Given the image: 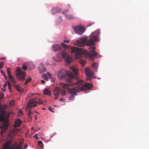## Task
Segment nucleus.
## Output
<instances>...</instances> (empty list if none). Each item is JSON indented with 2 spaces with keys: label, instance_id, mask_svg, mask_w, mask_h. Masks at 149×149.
I'll return each mask as SVG.
<instances>
[{
  "label": "nucleus",
  "instance_id": "obj_1",
  "mask_svg": "<svg viewBox=\"0 0 149 149\" xmlns=\"http://www.w3.org/2000/svg\"><path fill=\"white\" fill-rule=\"evenodd\" d=\"M70 69L73 72L74 75L72 73L70 72H67L68 75L70 78L67 79L68 82L69 83H60V86L64 89H67L68 93L70 94L74 95H77V93L81 91L80 88L78 87H76L71 88H68L70 86H74L75 84L77 85H82L84 84V81L81 79L75 82L73 81L72 79H74L75 77H76L78 73V70L75 67H70Z\"/></svg>",
  "mask_w": 149,
  "mask_h": 149
},
{
  "label": "nucleus",
  "instance_id": "obj_2",
  "mask_svg": "<svg viewBox=\"0 0 149 149\" xmlns=\"http://www.w3.org/2000/svg\"><path fill=\"white\" fill-rule=\"evenodd\" d=\"M70 49L71 52L74 53L75 57L78 59L80 58L83 54L86 58L91 59L94 58L98 55L97 53L95 52V48L94 46H91L88 48L90 51L93 53L92 54L89 53L87 50H85L82 48H79L74 47H72Z\"/></svg>",
  "mask_w": 149,
  "mask_h": 149
},
{
  "label": "nucleus",
  "instance_id": "obj_3",
  "mask_svg": "<svg viewBox=\"0 0 149 149\" xmlns=\"http://www.w3.org/2000/svg\"><path fill=\"white\" fill-rule=\"evenodd\" d=\"M99 33V30H97L94 32L91 33L90 35L91 39H88L87 41L86 40V44L87 46L94 45L95 44L93 42H97L98 41L99 39L97 37L98 36Z\"/></svg>",
  "mask_w": 149,
  "mask_h": 149
},
{
  "label": "nucleus",
  "instance_id": "obj_4",
  "mask_svg": "<svg viewBox=\"0 0 149 149\" xmlns=\"http://www.w3.org/2000/svg\"><path fill=\"white\" fill-rule=\"evenodd\" d=\"M36 97L32 98L29 100L28 102V103L26 105V110L28 111L29 116L30 117V115L32 114L31 111V108L33 107H35L36 106L37 104H36Z\"/></svg>",
  "mask_w": 149,
  "mask_h": 149
},
{
  "label": "nucleus",
  "instance_id": "obj_5",
  "mask_svg": "<svg viewBox=\"0 0 149 149\" xmlns=\"http://www.w3.org/2000/svg\"><path fill=\"white\" fill-rule=\"evenodd\" d=\"M10 143L11 142L10 141L6 142L2 149H21L22 146L23 142L20 141H19V145L13 146L12 147L10 146Z\"/></svg>",
  "mask_w": 149,
  "mask_h": 149
},
{
  "label": "nucleus",
  "instance_id": "obj_6",
  "mask_svg": "<svg viewBox=\"0 0 149 149\" xmlns=\"http://www.w3.org/2000/svg\"><path fill=\"white\" fill-rule=\"evenodd\" d=\"M17 78L20 81H24L25 79L26 75V72L20 69L19 67H17L16 71Z\"/></svg>",
  "mask_w": 149,
  "mask_h": 149
},
{
  "label": "nucleus",
  "instance_id": "obj_7",
  "mask_svg": "<svg viewBox=\"0 0 149 149\" xmlns=\"http://www.w3.org/2000/svg\"><path fill=\"white\" fill-rule=\"evenodd\" d=\"M59 54L61 55L67 64H70L71 63L72 58L68 53L64 51H61L60 52Z\"/></svg>",
  "mask_w": 149,
  "mask_h": 149
},
{
  "label": "nucleus",
  "instance_id": "obj_8",
  "mask_svg": "<svg viewBox=\"0 0 149 149\" xmlns=\"http://www.w3.org/2000/svg\"><path fill=\"white\" fill-rule=\"evenodd\" d=\"M74 30L75 33L79 35L82 34L85 31V28L80 25L76 26L74 28Z\"/></svg>",
  "mask_w": 149,
  "mask_h": 149
},
{
  "label": "nucleus",
  "instance_id": "obj_9",
  "mask_svg": "<svg viewBox=\"0 0 149 149\" xmlns=\"http://www.w3.org/2000/svg\"><path fill=\"white\" fill-rule=\"evenodd\" d=\"M87 38H86L85 39L81 38L77 40L76 41V44L78 46L83 47L85 46L86 40Z\"/></svg>",
  "mask_w": 149,
  "mask_h": 149
},
{
  "label": "nucleus",
  "instance_id": "obj_10",
  "mask_svg": "<svg viewBox=\"0 0 149 149\" xmlns=\"http://www.w3.org/2000/svg\"><path fill=\"white\" fill-rule=\"evenodd\" d=\"M85 72L87 76V79L88 80H90V79L92 77L93 75V71L89 70V68H88L85 70Z\"/></svg>",
  "mask_w": 149,
  "mask_h": 149
},
{
  "label": "nucleus",
  "instance_id": "obj_11",
  "mask_svg": "<svg viewBox=\"0 0 149 149\" xmlns=\"http://www.w3.org/2000/svg\"><path fill=\"white\" fill-rule=\"evenodd\" d=\"M92 87V84L88 82L82 86L80 88L81 91H84L85 90H89Z\"/></svg>",
  "mask_w": 149,
  "mask_h": 149
},
{
  "label": "nucleus",
  "instance_id": "obj_12",
  "mask_svg": "<svg viewBox=\"0 0 149 149\" xmlns=\"http://www.w3.org/2000/svg\"><path fill=\"white\" fill-rule=\"evenodd\" d=\"M8 126V121L5 120V121L3 123V125L1 127V128H2V130H1V132L2 134L3 132L7 129Z\"/></svg>",
  "mask_w": 149,
  "mask_h": 149
},
{
  "label": "nucleus",
  "instance_id": "obj_13",
  "mask_svg": "<svg viewBox=\"0 0 149 149\" xmlns=\"http://www.w3.org/2000/svg\"><path fill=\"white\" fill-rule=\"evenodd\" d=\"M61 90L58 87H55L53 90V94L55 96L59 95L60 93Z\"/></svg>",
  "mask_w": 149,
  "mask_h": 149
},
{
  "label": "nucleus",
  "instance_id": "obj_14",
  "mask_svg": "<svg viewBox=\"0 0 149 149\" xmlns=\"http://www.w3.org/2000/svg\"><path fill=\"white\" fill-rule=\"evenodd\" d=\"M62 48L59 45H54L52 47V50L54 51H58L61 50Z\"/></svg>",
  "mask_w": 149,
  "mask_h": 149
},
{
  "label": "nucleus",
  "instance_id": "obj_15",
  "mask_svg": "<svg viewBox=\"0 0 149 149\" xmlns=\"http://www.w3.org/2000/svg\"><path fill=\"white\" fill-rule=\"evenodd\" d=\"M14 86L17 90L21 93H22L24 91V89L20 86L17 84H15Z\"/></svg>",
  "mask_w": 149,
  "mask_h": 149
},
{
  "label": "nucleus",
  "instance_id": "obj_16",
  "mask_svg": "<svg viewBox=\"0 0 149 149\" xmlns=\"http://www.w3.org/2000/svg\"><path fill=\"white\" fill-rule=\"evenodd\" d=\"M39 68L40 71L41 73L46 72L47 70L46 69L42 64H40L39 65Z\"/></svg>",
  "mask_w": 149,
  "mask_h": 149
},
{
  "label": "nucleus",
  "instance_id": "obj_17",
  "mask_svg": "<svg viewBox=\"0 0 149 149\" xmlns=\"http://www.w3.org/2000/svg\"><path fill=\"white\" fill-rule=\"evenodd\" d=\"M22 121L19 119H16L14 125L15 127L19 126L20 125Z\"/></svg>",
  "mask_w": 149,
  "mask_h": 149
},
{
  "label": "nucleus",
  "instance_id": "obj_18",
  "mask_svg": "<svg viewBox=\"0 0 149 149\" xmlns=\"http://www.w3.org/2000/svg\"><path fill=\"white\" fill-rule=\"evenodd\" d=\"M9 79L10 81L13 83L14 84H15L16 83V81L15 78L13 77V76L11 75L9 76H8Z\"/></svg>",
  "mask_w": 149,
  "mask_h": 149
},
{
  "label": "nucleus",
  "instance_id": "obj_19",
  "mask_svg": "<svg viewBox=\"0 0 149 149\" xmlns=\"http://www.w3.org/2000/svg\"><path fill=\"white\" fill-rule=\"evenodd\" d=\"M43 93L45 95L50 96L51 95V93L48 89H45L43 91Z\"/></svg>",
  "mask_w": 149,
  "mask_h": 149
},
{
  "label": "nucleus",
  "instance_id": "obj_20",
  "mask_svg": "<svg viewBox=\"0 0 149 149\" xmlns=\"http://www.w3.org/2000/svg\"><path fill=\"white\" fill-rule=\"evenodd\" d=\"M60 11V9L59 8H53L52 10V13L54 14L58 13Z\"/></svg>",
  "mask_w": 149,
  "mask_h": 149
},
{
  "label": "nucleus",
  "instance_id": "obj_21",
  "mask_svg": "<svg viewBox=\"0 0 149 149\" xmlns=\"http://www.w3.org/2000/svg\"><path fill=\"white\" fill-rule=\"evenodd\" d=\"M65 16L68 19H72L75 18V17L72 15L67 14L65 15Z\"/></svg>",
  "mask_w": 149,
  "mask_h": 149
},
{
  "label": "nucleus",
  "instance_id": "obj_22",
  "mask_svg": "<svg viewBox=\"0 0 149 149\" xmlns=\"http://www.w3.org/2000/svg\"><path fill=\"white\" fill-rule=\"evenodd\" d=\"M47 73L49 77L51 79V81L52 82H54L55 81V78L52 76L51 74L48 72H47Z\"/></svg>",
  "mask_w": 149,
  "mask_h": 149
},
{
  "label": "nucleus",
  "instance_id": "obj_23",
  "mask_svg": "<svg viewBox=\"0 0 149 149\" xmlns=\"http://www.w3.org/2000/svg\"><path fill=\"white\" fill-rule=\"evenodd\" d=\"M61 45L64 48L66 49H68L70 47V46H67L66 44H64L63 42L61 43Z\"/></svg>",
  "mask_w": 149,
  "mask_h": 149
},
{
  "label": "nucleus",
  "instance_id": "obj_24",
  "mask_svg": "<svg viewBox=\"0 0 149 149\" xmlns=\"http://www.w3.org/2000/svg\"><path fill=\"white\" fill-rule=\"evenodd\" d=\"M31 80V78L30 77H29L28 78L26 79L25 80V82L24 83L25 85H26L27 84L30 82Z\"/></svg>",
  "mask_w": 149,
  "mask_h": 149
},
{
  "label": "nucleus",
  "instance_id": "obj_25",
  "mask_svg": "<svg viewBox=\"0 0 149 149\" xmlns=\"http://www.w3.org/2000/svg\"><path fill=\"white\" fill-rule=\"evenodd\" d=\"M42 78L45 80L48 79V77L47 75L46 74H43L42 75Z\"/></svg>",
  "mask_w": 149,
  "mask_h": 149
},
{
  "label": "nucleus",
  "instance_id": "obj_26",
  "mask_svg": "<svg viewBox=\"0 0 149 149\" xmlns=\"http://www.w3.org/2000/svg\"><path fill=\"white\" fill-rule=\"evenodd\" d=\"M92 68L95 70L96 69L97 66V64L96 63H94L92 64Z\"/></svg>",
  "mask_w": 149,
  "mask_h": 149
},
{
  "label": "nucleus",
  "instance_id": "obj_27",
  "mask_svg": "<svg viewBox=\"0 0 149 149\" xmlns=\"http://www.w3.org/2000/svg\"><path fill=\"white\" fill-rule=\"evenodd\" d=\"M5 120H6L4 117L3 116H1L0 117V121L2 122H4Z\"/></svg>",
  "mask_w": 149,
  "mask_h": 149
},
{
  "label": "nucleus",
  "instance_id": "obj_28",
  "mask_svg": "<svg viewBox=\"0 0 149 149\" xmlns=\"http://www.w3.org/2000/svg\"><path fill=\"white\" fill-rule=\"evenodd\" d=\"M79 63L83 66H84L86 63L85 62L84 60L82 59L80 60L79 61Z\"/></svg>",
  "mask_w": 149,
  "mask_h": 149
},
{
  "label": "nucleus",
  "instance_id": "obj_29",
  "mask_svg": "<svg viewBox=\"0 0 149 149\" xmlns=\"http://www.w3.org/2000/svg\"><path fill=\"white\" fill-rule=\"evenodd\" d=\"M66 93V91L64 90H62L61 91V94L62 96H65Z\"/></svg>",
  "mask_w": 149,
  "mask_h": 149
},
{
  "label": "nucleus",
  "instance_id": "obj_30",
  "mask_svg": "<svg viewBox=\"0 0 149 149\" xmlns=\"http://www.w3.org/2000/svg\"><path fill=\"white\" fill-rule=\"evenodd\" d=\"M7 83L8 86V88L10 91L11 90V87L10 83L9 81H7Z\"/></svg>",
  "mask_w": 149,
  "mask_h": 149
},
{
  "label": "nucleus",
  "instance_id": "obj_31",
  "mask_svg": "<svg viewBox=\"0 0 149 149\" xmlns=\"http://www.w3.org/2000/svg\"><path fill=\"white\" fill-rule=\"evenodd\" d=\"M7 72L8 76H11V72H10V68H8L7 69Z\"/></svg>",
  "mask_w": 149,
  "mask_h": 149
},
{
  "label": "nucleus",
  "instance_id": "obj_32",
  "mask_svg": "<svg viewBox=\"0 0 149 149\" xmlns=\"http://www.w3.org/2000/svg\"><path fill=\"white\" fill-rule=\"evenodd\" d=\"M75 95H71L68 98V100H74L75 97L74 96Z\"/></svg>",
  "mask_w": 149,
  "mask_h": 149
},
{
  "label": "nucleus",
  "instance_id": "obj_33",
  "mask_svg": "<svg viewBox=\"0 0 149 149\" xmlns=\"http://www.w3.org/2000/svg\"><path fill=\"white\" fill-rule=\"evenodd\" d=\"M27 66L24 64H23L22 66V69L23 70H26L27 69Z\"/></svg>",
  "mask_w": 149,
  "mask_h": 149
},
{
  "label": "nucleus",
  "instance_id": "obj_34",
  "mask_svg": "<svg viewBox=\"0 0 149 149\" xmlns=\"http://www.w3.org/2000/svg\"><path fill=\"white\" fill-rule=\"evenodd\" d=\"M36 100H37V99H36ZM37 103H38V104H41L42 103V102L40 99H39L37 102L36 101V104Z\"/></svg>",
  "mask_w": 149,
  "mask_h": 149
},
{
  "label": "nucleus",
  "instance_id": "obj_35",
  "mask_svg": "<svg viewBox=\"0 0 149 149\" xmlns=\"http://www.w3.org/2000/svg\"><path fill=\"white\" fill-rule=\"evenodd\" d=\"M53 58L54 61H56L58 62H60V61H61V58H59L58 59H56L55 58L53 57Z\"/></svg>",
  "mask_w": 149,
  "mask_h": 149
},
{
  "label": "nucleus",
  "instance_id": "obj_36",
  "mask_svg": "<svg viewBox=\"0 0 149 149\" xmlns=\"http://www.w3.org/2000/svg\"><path fill=\"white\" fill-rule=\"evenodd\" d=\"M4 64V63L3 62H0V69H1L3 67Z\"/></svg>",
  "mask_w": 149,
  "mask_h": 149
},
{
  "label": "nucleus",
  "instance_id": "obj_37",
  "mask_svg": "<svg viewBox=\"0 0 149 149\" xmlns=\"http://www.w3.org/2000/svg\"><path fill=\"white\" fill-rule=\"evenodd\" d=\"M1 73L2 74H3V75L4 76V77L5 78H6V74H5V73L2 70H1Z\"/></svg>",
  "mask_w": 149,
  "mask_h": 149
},
{
  "label": "nucleus",
  "instance_id": "obj_38",
  "mask_svg": "<svg viewBox=\"0 0 149 149\" xmlns=\"http://www.w3.org/2000/svg\"><path fill=\"white\" fill-rule=\"evenodd\" d=\"M38 144L39 145H42V146H43L42 143L41 141H39L38 142Z\"/></svg>",
  "mask_w": 149,
  "mask_h": 149
},
{
  "label": "nucleus",
  "instance_id": "obj_39",
  "mask_svg": "<svg viewBox=\"0 0 149 149\" xmlns=\"http://www.w3.org/2000/svg\"><path fill=\"white\" fill-rule=\"evenodd\" d=\"M18 113H19V114H20V115H22V114H23L22 113V110L21 109H20L19 110V111H18Z\"/></svg>",
  "mask_w": 149,
  "mask_h": 149
},
{
  "label": "nucleus",
  "instance_id": "obj_40",
  "mask_svg": "<svg viewBox=\"0 0 149 149\" xmlns=\"http://www.w3.org/2000/svg\"><path fill=\"white\" fill-rule=\"evenodd\" d=\"M48 109L51 111L53 112V113L54 112V111L52 110V109L51 107H49L48 108Z\"/></svg>",
  "mask_w": 149,
  "mask_h": 149
},
{
  "label": "nucleus",
  "instance_id": "obj_41",
  "mask_svg": "<svg viewBox=\"0 0 149 149\" xmlns=\"http://www.w3.org/2000/svg\"><path fill=\"white\" fill-rule=\"evenodd\" d=\"M34 137L36 139H39V138L38 137V135L37 134H35L34 135Z\"/></svg>",
  "mask_w": 149,
  "mask_h": 149
},
{
  "label": "nucleus",
  "instance_id": "obj_42",
  "mask_svg": "<svg viewBox=\"0 0 149 149\" xmlns=\"http://www.w3.org/2000/svg\"><path fill=\"white\" fill-rule=\"evenodd\" d=\"M10 104L11 106H13L14 105V102H10Z\"/></svg>",
  "mask_w": 149,
  "mask_h": 149
},
{
  "label": "nucleus",
  "instance_id": "obj_43",
  "mask_svg": "<svg viewBox=\"0 0 149 149\" xmlns=\"http://www.w3.org/2000/svg\"><path fill=\"white\" fill-rule=\"evenodd\" d=\"M69 42H70V41L68 40H63V42H65V43H68Z\"/></svg>",
  "mask_w": 149,
  "mask_h": 149
},
{
  "label": "nucleus",
  "instance_id": "obj_44",
  "mask_svg": "<svg viewBox=\"0 0 149 149\" xmlns=\"http://www.w3.org/2000/svg\"><path fill=\"white\" fill-rule=\"evenodd\" d=\"M59 100L60 101H63V102H65V99H64L63 98H61L60 99H59Z\"/></svg>",
  "mask_w": 149,
  "mask_h": 149
},
{
  "label": "nucleus",
  "instance_id": "obj_45",
  "mask_svg": "<svg viewBox=\"0 0 149 149\" xmlns=\"http://www.w3.org/2000/svg\"><path fill=\"white\" fill-rule=\"evenodd\" d=\"M93 23H90L87 25V27L90 26H91L92 25H93Z\"/></svg>",
  "mask_w": 149,
  "mask_h": 149
},
{
  "label": "nucleus",
  "instance_id": "obj_46",
  "mask_svg": "<svg viewBox=\"0 0 149 149\" xmlns=\"http://www.w3.org/2000/svg\"><path fill=\"white\" fill-rule=\"evenodd\" d=\"M7 84V82H6V83H5L4 84V85L3 86V88H5V87L6 86Z\"/></svg>",
  "mask_w": 149,
  "mask_h": 149
},
{
  "label": "nucleus",
  "instance_id": "obj_47",
  "mask_svg": "<svg viewBox=\"0 0 149 149\" xmlns=\"http://www.w3.org/2000/svg\"><path fill=\"white\" fill-rule=\"evenodd\" d=\"M41 82L42 83L44 84L45 83V81L43 80H41Z\"/></svg>",
  "mask_w": 149,
  "mask_h": 149
},
{
  "label": "nucleus",
  "instance_id": "obj_48",
  "mask_svg": "<svg viewBox=\"0 0 149 149\" xmlns=\"http://www.w3.org/2000/svg\"><path fill=\"white\" fill-rule=\"evenodd\" d=\"M3 97H4L3 94L1 95V99H3Z\"/></svg>",
  "mask_w": 149,
  "mask_h": 149
},
{
  "label": "nucleus",
  "instance_id": "obj_49",
  "mask_svg": "<svg viewBox=\"0 0 149 149\" xmlns=\"http://www.w3.org/2000/svg\"><path fill=\"white\" fill-rule=\"evenodd\" d=\"M28 146H27V144H26L24 145V148H27L28 147Z\"/></svg>",
  "mask_w": 149,
  "mask_h": 149
},
{
  "label": "nucleus",
  "instance_id": "obj_50",
  "mask_svg": "<svg viewBox=\"0 0 149 149\" xmlns=\"http://www.w3.org/2000/svg\"><path fill=\"white\" fill-rule=\"evenodd\" d=\"M58 98V97H57V96H55V97L54 98V100H56Z\"/></svg>",
  "mask_w": 149,
  "mask_h": 149
},
{
  "label": "nucleus",
  "instance_id": "obj_51",
  "mask_svg": "<svg viewBox=\"0 0 149 149\" xmlns=\"http://www.w3.org/2000/svg\"><path fill=\"white\" fill-rule=\"evenodd\" d=\"M5 59V58L4 57H2L0 58L1 59Z\"/></svg>",
  "mask_w": 149,
  "mask_h": 149
},
{
  "label": "nucleus",
  "instance_id": "obj_52",
  "mask_svg": "<svg viewBox=\"0 0 149 149\" xmlns=\"http://www.w3.org/2000/svg\"><path fill=\"white\" fill-rule=\"evenodd\" d=\"M42 109H45V108H43Z\"/></svg>",
  "mask_w": 149,
  "mask_h": 149
},
{
  "label": "nucleus",
  "instance_id": "obj_53",
  "mask_svg": "<svg viewBox=\"0 0 149 149\" xmlns=\"http://www.w3.org/2000/svg\"><path fill=\"white\" fill-rule=\"evenodd\" d=\"M58 54L57 55V57H58Z\"/></svg>",
  "mask_w": 149,
  "mask_h": 149
},
{
  "label": "nucleus",
  "instance_id": "obj_54",
  "mask_svg": "<svg viewBox=\"0 0 149 149\" xmlns=\"http://www.w3.org/2000/svg\"><path fill=\"white\" fill-rule=\"evenodd\" d=\"M36 119H37V117H36Z\"/></svg>",
  "mask_w": 149,
  "mask_h": 149
},
{
  "label": "nucleus",
  "instance_id": "obj_55",
  "mask_svg": "<svg viewBox=\"0 0 149 149\" xmlns=\"http://www.w3.org/2000/svg\"><path fill=\"white\" fill-rule=\"evenodd\" d=\"M23 149H25V148H23Z\"/></svg>",
  "mask_w": 149,
  "mask_h": 149
}]
</instances>
